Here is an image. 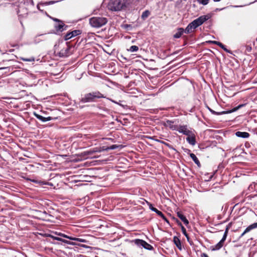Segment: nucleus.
<instances>
[{"instance_id": "obj_1", "label": "nucleus", "mask_w": 257, "mask_h": 257, "mask_svg": "<svg viewBox=\"0 0 257 257\" xmlns=\"http://www.w3.org/2000/svg\"><path fill=\"white\" fill-rule=\"evenodd\" d=\"M105 98V96L99 91H94L85 94L80 99V101L82 103L91 102L94 101L95 98Z\"/></svg>"}, {"instance_id": "obj_2", "label": "nucleus", "mask_w": 257, "mask_h": 257, "mask_svg": "<svg viewBox=\"0 0 257 257\" xmlns=\"http://www.w3.org/2000/svg\"><path fill=\"white\" fill-rule=\"evenodd\" d=\"M108 21L104 17H94L89 19V24L93 28H98L105 25Z\"/></svg>"}, {"instance_id": "obj_3", "label": "nucleus", "mask_w": 257, "mask_h": 257, "mask_svg": "<svg viewBox=\"0 0 257 257\" xmlns=\"http://www.w3.org/2000/svg\"><path fill=\"white\" fill-rule=\"evenodd\" d=\"M124 6L123 0H110L108 4V9L112 11H118Z\"/></svg>"}, {"instance_id": "obj_4", "label": "nucleus", "mask_w": 257, "mask_h": 257, "mask_svg": "<svg viewBox=\"0 0 257 257\" xmlns=\"http://www.w3.org/2000/svg\"><path fill=\"white\" fill-rule=\"evenodd\" d=\"M210 17H211L209 15L201 16L198 18L193 21L191 23H190V24L193 26L194 29H196L198 27L203 24L205 22L209 20Z\"/></svg>"}, {"instance_id": "obj_5", "label": "nucleus", "mask_w": 257, "mask_h": 257, "mask_svg": "<svg viewBox=\"0 0 257 257\" xmlns=\"http://www.w3.org/2000/svg\"><path fill=\"white\" fill-rule=\"evenodd\" d=\"M138 246H142L146 249L152 250L153 249V247L146 241L139 239H135L133 241Z\"/></svg>"}, {"instance_id": "obj_6", "label": "nucleus", "mask_w": 257, "mask_h": 257, "mask_svg": "<svg viewBox=\"0 0 257 257\" xmlns=\"http://www.w3.org/2000/svg\"><path fill=\"white\" fill-rule=\"evenodd\" d=\"M176 131H178L180 133H182L186 136L192 135V132L188 129L186 125H179L177 127Z\"/></svg>"}, {"instance_id": "obj_7", "label": "nucleus", "mask_w": 257, "mask_h": 257, "mask_svg": "<svg viewBox=\"0 0 257 257\" xmlns=\"http://www.w3.org/2000/svg\"><path fill=\"white\" fill-rule=\"evenodd\" d=\"M81 34V31L80 30H75L71 32L67 33L64 36V39H65V40L67 41V40H68L70 39L71 38H72L75 36H78Z\"/></svg>"}, {"instance_id": "obj_8", "label": "nucleus", "mask_w": 257, "mask_h": 257, "mask_svg": "<svg viewBox=\"0 0 257 257\" xmlns=\"http://www.w3.org/2000/svg\"><path fill=\"white\" fill-rule=\"evenodd\" d=\"M149 208L153 211L156 212L159 216H160L164 220L167 222H169V221L164 215V214L161 211L158 210L157 208L154 207L152 204H150L149 205Z\"/></svg>"}, {"instance_id": "obj_9", "label": "nucleus", "mask_w": 257, "mask_h": 257, "mask_svg": "<svg viewBox=\"0 0 257 257\" xmlns=\"http://www.w3.org/2000/svg\"><path fill=\"white\" fill-rule=\"evenodd\" d=\"M55 29L57 32H62L64 30H65L68 27L67 26L65 25L64 23L61 21L58 24L55 25Z\"/></svg>"}, {"instance_id": "obj_10", "label": "nucleus", "mask_w": 257, "mask_h": 257, "mask_svg": "<svg viewBox=\"0 0 257 257\" xmlns=\"http://www.w3.org/2000/svg\"><path fill=\"white\" fill-rule=\"evenodd\" d=\"M70 48L68 45H66L65 47L63 48L59 52V56L62 57H65L69 56L70 52Z\"/></svg>"}, {"instance_id": "obj_11", "label": "nucleus", "mask_w": 257, "mask_h": 257, "mask_svg": "<svg viewBox=\"0 0 257 257\" xmlns=\"http://www.w3.org/2000/svg\"><path fill=\"white\" fill-rule=\"evenodd\" d=\"M225 240L226 239H223V238H222L220 241L216 245L211 246V249L212 250H217L220 249L223 246Z\"/></svg>"}, {"instance_id": "obj_12", "label": "nucleus", "mask_w": 257, "mask_h": 257, "mask_svg": "<svg viewBox=\"0 0 257 257\" xmlns=\"http://www.w3.org/2000/svg\"><path fill=\"white\" fill-rule=\"evenodd\" d=\"M164 125L166 127H169L172 130H177L178 126L174 124V121L167 120L164 123Z\"/></svg>"}, {"instance_id": "obj_13", "label": "nucleus", "mask_w": 257, "mask_h": 257, "mask_svg": "<svg viewBox=\"0 0 257 257\" xmlns=\"http://www.w3.org/2000/svg\"><path fill=\"white\" fill-rule=\"evenodd\" d=\"M256 228H257V222L250 224L247 227H246L243 232L240 235V237H242L245 233Z\"/></svg>"}, {"instance_id": "obj_14", "label": "nucleus", "mask_w": 257, "mask_h": 257, "mask_svg": "<svg viewBox=\"0 0 257 257\" xmlns=\"http://www.w3.org/2000/svg\"><path fill=\"white\" fill-rule=\"evenodd\" d=\"M34 115L36 116V117L39 120L43 121V122H46L47 121H49L52 119V117L51 116H49L47 117H44L40 114H38L36 113H34Z\"/></svg>"}, {"instance_id": "obj_15", "label": "nucleus", "mask_w": 257, "mask_h": 257, "mask_svg": "<svg viewBox=\"0 0 257 257\" xmlns=\"http://www.w3.org/2000/svg\"><path fill=\"white\" fill-rule=\"evenodd\" d=\"M173 242L174 244L176 245V246L178 247V248L180 250H181L182 248L181 242L180 239L178 237L175 236L173 237Z\"/></svg>"}, {"instance_id": "obj_16", "label": "nucleus", "mask_w": 257, "mask_h": 257, "mask_svg": "<svg viewBox=\"0 0 257 257\" xmlns=\"http://www.w3.org/2000/svg\"><path fill=\"white\" fill-rule=\"evenodd\" d=\"M177 216L187 225L189 224V221L181 212H177Z\"/></svg>"}, {"instance_id": "obj_17", "label": "nucleus", "mask_w": 257, "mask_h": 257, "mask_svg": "<svg viewBox=\"0 0 257 257\" xmlns=\"http://www.w3.org/2000/svg\"><path fill=\"white\" fill-rule=\"evenodd\" d=\"M235 135L237 137L242 138H248L249 137V134L247 132H237L235 133Z\"/></svg>"}, {"instance_id": "obj_18", "label": "nucleus", "mask_w": 257, "mask_h": 257, "mask_svg": "<svg viewBox=\"0 0 257 257\" xmlns=\"http://www.w3.org/2000/svg\"><path fill=\"white\" fill-rule=\"evenodd\" d=\"M184 29L182 28H179L177 29V32L174 35V38H179L184 33Z\"/></svg>"}, {"instance_id": "obj_19", "label": "nucleus", "mask_w": 257, "mask_h": 257, "mask_svg": "<svg viewBox=\"0 0 257 257\" xmlns=\"http://www.w3.org/2000/svg\"><path fill=\"white\" fill-rule=\"evenodd\" d=\"M187 141L191 145H195L196 144L195 138L192 135L190 136H188V137L186 138Z\"/></svg>"}, {"instance_id": "obj_20", "label": "nucleus", "mask_w": 257, "mask_h": 257, "mask_svg": "<svg viewBox=\"0 0 257 257\" xmlns=\"http://www.w3.org/2000/svg\"><path fill=\"white\" fill-rule=\"evenodd\" d=\"M209 42L210 43L216 44V45L219 46L220 48H221L222 49H223L225 51H226L227 52H229L228 50L226 48L225 46L221 43H220L218 41H209Z\"/></svg>"}, {"instance_id": "obj_21", "label": "nucleus", "mask_w": 257, "mask_h": 257, "mask_svg": "<svg viewBox=\"0 0 257 257\" xmlns=\"http://www.w3.org/2000/svg\"><path fill=\"white\" fill-rule=\"evenodd\" d=\"M189 156H190V158L195 162V163L196 165H197L198 166H199V167L200 166V162H199V160L198 159V158H197V157L195 156V154H194L193 153H190L189 154Z\"/></svg>"}, {"instance_id": "obj_22", "label": "nucleus", "mask_w": 257, "mask_h": 257, "mask_svg": "<svg viewBox=\"0 0 257 257\" xmlns=\"http://www.w3.org/2000/svg\"><path fill=\"white\" fill-rule=\"evenodd\" d=\"M51 237H52L55 240H58V241H62V242H63L64 243H67V244H72V245L75 244L74 243H72V242L71 243L69 241L63 239H62L61 238H60V237H54L53 236H51Z\"/></svg>"}, {"instance_id": "obj_23", "label": "nucleus", "mask_w": 257, "mask_h": 257, "mask_svg": "<svg viewBox=\"0 0 257 257\" xmlns=\"http://www.w3.org/2000/svg\"><path fill=\"white\" fill-rule=\"evenodd\" d=\"M194 28L193 26L190 24V23L187 26V27L184 29V33H185L186 34H189L191 33L193 31V30H194Z\"/></svg>"}, {"instance_id": "obj_24", "label": "nucleus", "mask_w": 257, "mask_h": 257, "mask_svg": "<svg viewBox=\"0 0 257 257\" xmlns=\"http://www.w3.org/2000/svg\"><path fill=\"white\" fill-rule=\"evenodd\" d=\"M150 14L151 13L149 10H146L143 12L141 16V18L145 20L150 15Z\"/></svg>"}, {"instance_id": "obj_25", "label": "nucleus", "mask_w": 257, "mask_h": 257, "mask_svg": "<svg viewBox=\"0 0 257 257\" xmlns=\"http://www.w3.org/2000/svg\"><path fill=\"white\" fill-rule=\"evenodd\" d=\"M181 228V230H182V232L183 234L186 236L188 241L191 245L192 243L190 241L189 237L188 235V234H187V233L186 232V230L185 228L183 226H182V227Z\"/></svg>"}, {"instance_id": "obj_26", "label": "nucleus", "mask_w": 257, "mask_h": 257, "mask_svg": "<svg viewBox=\"0 0 257 257\" xmlns=\"http://www.w3.org/2000/svg\"><path fill=\"white\" fill-rule=\"evenodd\" d=\"M61 1V0L60 1H49V2H44V3H42L41 4H40V5H43V6H48V5H52V4H54L56 3H58V2H59Z\"/></svg>"}, {"instance_id": "obj_27", "label": "nucleus", "mask_w": 257, "mask_h": 257, "mask_svg": "<svg viewBox=\"0 0 257 257\" xmlns=\"http://www.w3.org/2000/svg\"><path fill=\"white\" fill-rule=\"evenodd\" d=\"M27 180H29L31 182H34L35 183L40 184V185H46V183H44V182H43L41 181H39V180H35V179H31L27 178Z\"/></svg>"}, {"instance_id": "obj_28", "label": "nucleus", "mask_w": 257, "mask_h": 257, "mask_svg": "<svg viewBox=\"0 0 257 257\" xmlns=\"http://www.w3.org/2000/svg\"><path fill=\"white\" fill-rule=\"evenodd\" d=\"M139 50V47L137 46H132L127 50L131 52H137Z\"/></svg>"}, {"instance_id": "obj_29", "label": "nucleus", "mask_w": 257, "mask_h": 257, "mask_svg": "<svg viewBox=\"0 0 257 257\" xmlns=\"http://www.w3.org/2000/svg\"><path fill=\"white\" fill-rule=\"evenodd\" d=\"M229 229V225H228V226H226V227L225 228V232H224V234H223V237H222L223 239H226V237L227 236V234H228V232Z\"/></svg>"}, {"instance_id": "obj_30", "label": "nucleus", "mask_w": 257, "mask_h": 257, "mask_svg": "<svg viewBox=\"0 0 257 257\" xmlns=\"http://www.w3.org/2000/svg\"><path fill=\"white\" fill-rule=\"evenodd\" d=\"M97 152H98V151L96 149H94L92 150H89L88 151L84 152V153L87 155H90ZM99 152H100V151H99Z\"/></svg>"}, {"instance_id": "obj_31", "label": "nucleus", "mask_w": 257, "mask_h": 257, "mask_svg": "<svg viewBox=\"0 0 257 257\" xmlns=\"http://www.w3.org/2000/svg\"><path fill=\"white\" fill-rule=\"evenodd\" d=\"M71 240L77 241L81 242H86V240L84 239H82V238H76V237H72V238H71Z\"/></svg>"}, {"instance_id": "obj_32", "label": "nucleus", "mask_w": 257, "mask_h": 257, "mask_svg": "<svg viewBox=\"0 0 257 257\" xmlns=\"http://www.w3.org/2000/svg\"><path fill=\"white\" fill-rule=\"evenodd\" d=\"M160 143L164 144V145H165L166 146H167L170 149H172V150H175L172 145H170L169 144H168L167 143H166L164 141H162V142H160Z\"/></svg>"}, {"instance_id": "obj_33", "label": "nucleus", "mask_w": 257, "mask_h": 257, "mask_svg": "<svg viewBox=\"0 0 257 257\" xmlns=\"http://www.w3.org/2000/svg\"><path fill=\"white\" fill-rule=\"evenodd\" d=\"M209 111L212 113V114H217V115H219V114H225L226 113V112L225 111H222L221 112H217L216 111H215L214 110L211 109V108H209Z\"/></svg>"}, {"instance_id": "obj_34", "label": "nucleus", "mask_w": 257, "mask_h": 257, "mask_svg": "<svg viewBox=\"0 0 257 257\" xmlns=\"http://www.w3.org/2000/svg\"><path fill=\"white\" fill-rule=\"evenodd\" d=\"M245 104H240V105H238L237 107H235L234 108H233L231 110H230L229 111V112H232L235 111L237 110H238V109H239L240 108H241L242 106H243Z\"/></svg>"}, {"instance_id": "obj_35", "label": "nucleus", "mask_w": 257, "mask_h": 257, "mask_svg": "<svg viewBox=\"0 0 257 257\" xmlns=\"http://www.w3.org/2000/svg\"><path fill=\"white\" fill-rule=\"evenodd\" d=\"M58 234V235H59L61 237L69 239L70 240H71V238H72V237L71 236H68L67 235H66L62 233H59Z\"/></svg>"}, {"instance_id": "obj_36", "label": "nucleus", "mask_w": 257, "mask_h": 257, "mask_svg": "<svg viewBox=\"0 0 257 257\" xmlns=\"http://www.w3.org/2000/svg\"><path fill=\"white\" fill-rule=\"evenodd\" d=\"M197 1L203 5H206L208 3L209 0H197Z\"/></svg>"}, {"instance_id": "obj_37", "label": "nucleus", "mask_w": 257, "mask_h": 257, "mask_svg": "<svg viewBox=\"0 0 257 257\" xmlns=\"http://www.w3.org/2000/svg\"><path fill=\"white\" fill-rule=\"evenodd\" d=\"M252 50L251 47L250 46L247 45L245 46V52H250Z\"/></svg>"}, {"instance_id": "obj_38", "label": "nucleus", "mask_w": 257, "mask_h": 257, "mask_svg": "<svg viewBox=\"0 0 257 257\" xmlns=\"http://www.w3.org/2000/svg\"><path fill=\"white\" fill-rule=\"evenodd\" d=\"M23 61H26V62H32L34 61L35 59L33 57L30 58H22V59Z\"/></svg>"}, {"instance_id": "obj_39", "label": "nucleus", "mask_w": 257, "mask_h": 257, "mask_svg": "<svg viewBox=\"0 0 257 257\" xmlns=\"http://www.w3.org/2000/svg\"><path fill=\"white\" fill-rule=\"evenodd\" d=\"M117 147H118L116 145H112L111 146H110L109 149H111V150H114V149L117 148Z\"/></svg>"}, {"instance_id": "obj_40", "label": "nucleus", "mask_w": 257, "mask_h": 257, "mask_svg": "<svg viewBox=\"0 0 257 257\" xmlns=\"http://www.w3.org/2000/svg\"><path fill=\"white\" fill-rule=\"evenodd\" d=\"M52 19L55 21V22H58V23H59L60 21H61V20L57 19V18H52Z\"/></svg>"}, {"instance_id": "obj_41", "label": "nucleus", "mask_w": 257, "mask_h": 257, "mask_svg": "<svg viewBox=\"0 0 257 257\" xmlns=\"http://www.w3.org/2000/svg\"><path fill=\"white\" fill-rule=\"evenodd\" d=\"M176 222L177 224L181 227L183 225L182 224L181 222L178 220V219L176 220Z\"/></svg>"}, {"instance_id": "obj_42", "label": "nucleus", "mask_w": 257, "mask_h": 257, "mask_svg": "<svg viewBox=\"0 0 257 257\" xmlns=\"http://www.w3.org/2000/svg\"><path fill=\"white\" fill-rule=\"evenodd\" d=\"M201 256L202 257H209L208 255L205 253H203L202 255H201Z\"/></svg>"}, {"instance_id": "obj_43", "label": "nucleus", "mask_w": 257, "mask_h": 257, "mask_svg": "<svg viewBox=\"0 0 257 257\" xmlns=\"http://www.w3.org/2000/svg\"><path fill=\"white\" fill-rule=\"evenodd\" d=\"M110 100L112 102H113V103H116V104H119V105H121L120 104V103H119V102H116V101H114V100H111V99H110Z\"/></svg>"}, {"instance_id": "obj_44", "label": "nucleus", "mask_w": 257, "mask_h": 257, "mask_svg": "<svg viewBox=\"0 0 257 257\" xmlns=\"http://www.w3.org/2000/svg\"><path fill=\"white\" fill-rule=\"evenodd\" d=\"M110 100L112 102H113V103H116V104H119V105H121L120 104V103H119V102H116V101H114V100H111V99H110Z\"/></svg>"}, {"instance_id": "obj_45", "label": "nucleus", "mask_w": 257, "mask_h": 257, "mask_svg": "<svg viewBox=\"0 0 257 257\" xmlns=\"http://www.w3.org/2000/svg\"><path fill=\"white\" fill-rule=\"evenodd\" d=\"M155 141L156 142H159V143H160V142H162V141L160 140H159V139H155Z\"/></svg>"}, {"instance_id": "obj_46", "label": "nucleus", "mask_w": 257, "mask_h": 257, "mask_svg": "<svg viewBox=\"0 0 257 257\" xmlns=\"http://www.w3.org/2000/svg\"><path fill=\"white\" fill-rule=\"evenodd\" d=\"M224 9V8H222V9H216V11H221V10H223Z\"/></svg>"}, {"instance_id": "obj_47", "label": "nucleus", "mask_w": 257, "mask_h": 257, "mask_svg": "<svg viewBox=\"0 0 257 257\" xmlns=\"http://www.w3.org/2000/svg\"><path fill=\"white\" fill-rule=\"evenodd\" d=\"M46 183V185H51V186H52V183H47V182H45Z\"/></svg>"}, {"instance_id": "obj_48", "label": "nucleus", "mask_w": 257, "mask_h": 257, "mask_svg": "<svg viewBox=\"0 0 257 257\" xmlns=\"http://www.w3.org/2000/svg\"><path fill=\"white\" fill-rule=\"evenodd\" d=\"M213 1L214 2H219L220 0H213Z\"/></svg>"}]
</instances>
